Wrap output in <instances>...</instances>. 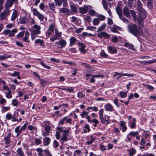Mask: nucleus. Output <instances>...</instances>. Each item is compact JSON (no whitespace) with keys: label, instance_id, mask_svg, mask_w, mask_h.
Instances as JSON below:
<instances>
[{"label":"nucleus","instance_id":"17","mask_svg":"<svg viewBox=\"0 0 156 156\" xmlns=\"http://www.w3.org/2000/svg\"><path fill=\"white\" fill-rule=\"evenodd\" d=\"M126 123L123 121L120 122V129L122 130L123 132H125L127 129V127L126 126Z\"/></svg>","mask_w":156,"mask_h":156},{"label":"nucleus","instance_id":"39","mask_svg":"<svg viewBox=\"0 0 156 156\" xmlns=\"http://www.w3.org/2000/svg\"><path fill=\"white\" fill-rule=\"evenodd\" d=\"M87 111L92 110L95 112H97L98 111V109L97 107L95 106H94V107H90L87 108Z\"/></svg>","mask_w":156,"mask_h":156},{"label":"nucleus","instance_id":"29","mask_svg":"<svg viewBox=\"0 0 156 156\" xmlns=\"http://www.w3.org/2000/svg\"><path fill=\"white\" fill-rule=\"evenodd\" d=\"M22 131L21 128H20V126H18L16 127L15 129V132L16 133V136H18L20 134L21 132Z\"/></svg>","mask_w":156,"mask_h":156},{"label":"nucleus","instance_id":"18","mask_svg":"<svg viewBox=\"0 0 156 156\" xmlns=\"http://www.w3.org/2000/svg\"><path fill=\"white\" fill-rule=\"evenodd\" d=\"M100 119L101 120V122L103 124H105V122H106L107 123H108V120L109 119V117L107 115H104V118L105 119H104L103 116H101L100 117Z\"/></svg>","mask_w":156,"mask_h":156},{"label":"nucleus","instance_id":"33","mask_svg":"<svg viewBox=\"0 0 156 156\" xmlns=\"http://www.w3.org/2000/svg\"><path fill=\"white\" fill-rule=\"evenodd\" d=\"M106 26V24L103 23L98 28V31H103L105 28Z\"/></svg>","mask_w":156,"mask_h":156},{"label":"nucleus","instance_id":"15","mask_svg":"<svg viewBox=\"0 0 156 156\" xmlns=\"http://www.w3.org/2000/svg\"><path fill=\"white\" fill-rule=\"evenodd\" d=\"M113 106L110 103H108L104 105V108L106 111L112 112L113 111Z\"/></svg>","mask_w":156,"mask_h":156},{"label":"nucleus","instance_id":"7","mask_svg":"<svg viewBox=\"0 0 156 156\" xmlns=\"http://www.w3.org/2000/svg\"><path fill=\"white\" fill-rule=\"evenodd\" d=\"M55 24L54 23L51 24L49 27L48 30L46 31L47 36L49 37L50 36L54 33V29L55 28Z\"/></svg>","mask_w":156,"mask_h":156},{"label":"nucleus","instance_id":"16","mask_svg":"<svg viewBox=\"0 0 156 156\" xmlns=\"http://www.w3.org/2000/svg\"><path fill=\"white\" fill-rule=\"evenodd\" d=\"M11 137V134L10 133H8L7 136L5 137L3 140L6 144H9L10 143Z\"/></svg>","mask_w":156,"mask_h":156},{"label":"nucleus","instance_id":"52","mask_svg":"<svg viewBox=\"0 0 156 156\" xmlns=\"http://www.w3.org/2000/svg\"><path fill=\"white\" fill-rule=\"evenodd\" d=\"M81 117L82 118H84L85 116H87L88 115V113L87 112L83 111L82 112V113L80 114Z\"/></svg>","mask_w":156,"mask_h":156},{"label":"nucleus","instance_id":"23","mask_svg":"<svg viewBox=\"0 0 156 156\" xmlns=\"http://www.w3.org/2000/svg\"><path fill=\"white\" fill-rule=\"evenodd\" d=\"M129 154L130 156H133L136 152V150L133 148H131L129 150Z\"/></svg>","mask_w":156,"mask_h":156},{"label":"nucleus","instance_id":"6","mask_svg":"<svg viewBox=\"0 0 156 156\" xmlns=\"http://www.w3.org/2000/svg\"><path fill=\"white\" fill-rule=\"evenodd\" d=\"M33 15L37 17L39 19L41 22L43 21L44 19V16L43 15L40 13L39 11L36 9H34L32 10Z\"/></svg>","mask_w":156,"mask_h":156},{"label":"nucleus","instance_id":"48","mask_svg":"<svg viewBox=\"0 0 156 156\" xmlns=\"http://www.w3.org/2000/svg\"><path fill=\"white\" fill-rule=\"evenodd\" d=\"M133 122H132L131 123V128L132 129L135 128L136 124V119L135 118H133Z\"/></svg>","mask_w":156,"mask_h":156},{"label":"nucleus","instance_id":"12","mask_svg":"<svg viewBox=\"0 0 156 156\" xmlns=\"http://www.w3.org/2000/svg\"><path fill=\"white\" fill-rule=\"evenodd\" d=\"M80 51L82 53H85L86 52L85 49L86 47L85 45L83 43L78 42L77 44Z\"/></svg>","mask_w":156,"mask_h":156},{"label":"nucleus","instance_id":"64","mask_svg":"<svg viewBox=\"0 0 156 156\" xmlns=\"http://www.w3.org/2000/svg\"><path fill=\"white\" fill-rule=\"evenodd\" d=\"M89 12L90 14L92 16H94L96 13L94 9H91L89 11Z\"/></svg>","mask_w":156,"mask_h":156},{"label":"nucleus","instance_id":"60","mask_svg":"<svg viewBox=\"0 0 156 156\" xmlns=\"http://www.w3.org/2000/svg\"><path fill=\"white\" fill-rule=\"evenodd\" d=\"M34 142L37 145H38L41 144V140L37 138L35 140Z\"/></svg>","mask_w":156,"mask_h":156},{"label":"nucleus","instance_id":"10","mask_svg":"<svg viewBox=\"0 0 156 156\" xmlns=\"http://www.w3.org/2000/svg\"><path fill=\"white\" fill-rule=\"evenodd\" d=\"M92 8V6L90 5H85L82 7H80L79 9V12L82 13H86L87 10L90 9Z\"/></svg>","mask_w":156,"mask_h":156},{"label":"nucleus","instance_id":"13","mask_svg":"<svg viewBox=\"0 0 156 156\" xmlns=\"http://www.w3.org/2000/svg\"><path fill=\"white\" fill-rule=\"evenodd\" d=\"M31 27L33 28L31 32L37 34H39L40 33L41 27L37 25H34L33 26H32Z\"/></svg>","mask_w":156,"mask_h":156},{"label":"nucleus","instance_id":"26","mask_svg":"<svg viewBox=\"0 0 156 156\" xmlns=\"http://www.w3.org/2000/svg\"><path fill=\"white\" fill-rule=\"evenodd\" d=\"M124 46L126 47L129 48L130 50H134V46L132 44H129V43H126L124 44Z\"/></svg>","mask_w":156,"mask_h":156},{"label":"nucleus","instance_id":"46","mask_svg":"<svg viewBox=\"0 0 156 156\" xmlns=\"http://www.w3.org/2000/svg\"><path fill=\"white\" fill-rule=\"evenodd\" d=\"M5 94L6 97L8 98H11L12 97L10 90H9L8 92L5 93Z\"/></svg>","mask_w":156,"mask_h":156},{"label":"nucleus","instance_id":"59","mask_svg":"<svg viewBox=\"0 0 156 156\" xmlns=\"http://www.w3.org/2000/svg\"><path fill=\"white\" fill-rule=\"evenodd\" d=\"M145 86L147 89L151 90H152L154 89V87L153 86L149 85L146 84Z\"/></svg>","mask_w":156,"mask_h":156},{"label":"nucleus","instance_id":"32","mask_svg":"<svg viewBox=\"0 0 156 156\" xmlns=\"http://www.w3.org/2000/svg\"><path fill=\"white\" fill-rule=\"evenodd\" d=\"M143 136L145 138L147 139V141H149L150 140L149 135L147 131H144V134Z\"/></svg>","mask_w":156,"mask_h":156},{"label":"nucleus","instance_id":"49","mask_svg":"<svg viewBox=\"0 0 156 156\" xmlns=\"http://www.w3.org/2000/svg\"><path fill=\"white\" fill-rule=\"evenodd\" d=\"M101 33L102 35V37H104L105 38H108L110 37L109 34L105 32H101Z\"/></svg>","mask_w":156,"mask_h":156},{"label":"nucleus","instance_id":"20","mask_svg":"<svg viewBox=\"0 0 156 156\" xmlns=\"http://www.w3.org/2000/svg\"><path fill=\"white\" fill-rule=\"evenodd\" d=\"M123 13L126 17L128 18L130 17L129 10L126 6H125L123 8Z\"/></svg>","mask_w":156,"mask_h":156},{"label":"nucleus","instance_id":"43","mask_svg":"<svg viewBox=\"0 0 156 156\" xmlns=\"http://www.w3.org/2000/svg\"><path fill=\"white\" fill-rule=\"evenodd\" d=\"M119 74L121 76H128L131 77H133L135 76L134 74H133L123 73L121 74L120 73H119Z\"/></svg>","mask_w":156,"mask_h":156},{"label":"nucleus","instance_id":"24","mask_svg":"<svg viewBox=\"0 0 156 156\" xmlns=\"http://www.w3.org/2000/svg\"><path fill=\"white\" fill-rule=\"evenodd\" d=\"M77 40L74 37H71L69 39V41H70V44L69 46H72L77 41Z\"/></svg>","mask_w":156,"mask_h":156},{"label":"nucleus","instance_id":"34","mask_svg":"<svg viewBox=\"0 0 156 156\" xmlns=\"http://www.w3.org/2000/svg\"><path fill=\"white\" fill-rule=\"evenodd\" d=\"M83 133H86L87 132H89L90 131V129L88 124H86L85 127L84 129H83Z\"/></svg>","mask_w":156,"mask_h":156},{"label":"nucleus","instance_id":"40","mask_svg":"<svg viewBox=\"0 0 156 156\" xmlns=\"http://www.w3.org/2000/svg\"><path fill=\"white\" fill-rule=\"evenodd\" d=\"M127 91L126 92H123L122 91H120L119 92V94L121 97L122 98H126L127 95Z\"/></svg>","mask_w":156,"mask_h":156},{"label":"nucleus","instance_id":"50","mask_svg":"<svg viewBox=\"0 0 156 156\" xmlns=\"http://www.w3.org/2000/svg\"><path fill=\"white\" fill-rule=\"evenodd\" d=\"M55 3L59 6H61L63 0H54Z\"/></svg>","mask_w":156,"mask_h":156},{"label":"nucleus","instance_id":"44","mask_svg":"<svg viewBox=\"0 0 156 156\" xmlns=\"http://www.w3.org/2000/svg\"><path fill=\"white\" fill-rule=\"evenodd\" d=\"M48 6L50 9L53 11L55 9V7L54 3H49Z\"/></svg>","mask_w":156,"mask_h":156},{"label":"nucleus","instance_id":"19","mask_svg":"<svg viewBox=\"0 0 156 156\" xmlns=\"http://www.w3.org/2000/svg\"><path fill=\"white\" fill-rule=\"evenodd\" d=\"M13 2H17V0H8L5 5V7L6 8V9H9V8L12 5Z\"/></svg>","mask_w":156,"mask_h":156},{"label":"nucleus","instance_id":"22","mask_svg":"<svg viewBox=\"0 0 156 156\" xmlns=\"http://www.w3.org/2000/svg\"><path fill=\"white\" fill-rule=\"evenodd\" d=\"M111 31L114 33H117L118 30H120L121 28L120 27L114 25L111 28Z\"/></svg>","mask_w":156,"mask_h":156},{"label":"nucleus","instance_id":"21","mask_svg":"<svg viewBox=\"0 0 156 156\" xmlns=\"http://www.w3.org/2000/svg\"><path fill=\"white\" fill-rule=\"evenodd\" d=\"M60 13L67 15H69L70 13V10L65 8L61 9L60 10Z\"/></svg>","mask_w":156,"mask_h":156},{"label":"nucleus","instance_id":"56","mask_svg":"<svg viewBox=\"0 0 156 156\" xmlns=\"http://www.w3.org/2000/svg\"><path fill=\"white\" fill-rule=\"evenodd\" d=\"M100 56L104 58H106L108 56V54H106V53L104 51H102L100 53Z\"/></svg>","mask_w":156,"mask_h":156},{"label":"nucleus","instance_id":"45","mask_svg":"<svg viewBox=\"0 0 156 156\" xmlns=\"http://www.w3.org/2000/svg\"><path fill=\"white\" fill-rule=\"evenodd\" d=\"M70 8L71 10L73 12H76L77 11V9L76 7L73 5H70Z\"/></svg>","mask_w":156,"mask_h":156},{"label":"nucleus","instance_id":"63","mask_svg":"<svg viewBox=\"0 0 156 156\" xmlns=\"http://www.w3.org/2000/svg\"><path fill=\"white\" fill-rule=\"evenodd\" d=\"M118 41L117 37L115 36H113L112 37V41L113 42L116 43Z\"/></svg>","mask_w":156,"mask_h":156},{"label":"nucleus","instance_id":"8","mask_svg":"<svg viewBox=\"0 0 156 156\" xmlns=\"http://www.w3.org/2000/svg\"><path fill=\"white\" fill-rule=\"evenodd\" d=\"M17 31V30L16 29H13L12 30H5L3 32L4 34L6 35H9L10 37H13L14 36L15 33Z\"/></svg>","mask_w":156,"mask_h":156},{"label":"nucleus","instance_id":"62","mask_svg":"<svg viewBox=\"0 0 156 156\" xmlns=\"http://www.w3.org/2000/svg\"><path fill=\"white\" fill-rule=\"evenodd\" d=\"M61 136V132H60L56 131V136L57 139H60Z\"/></svg>","mask_w":156,"mask_h":156},{"label":"nucleus","instance_id":"30","mask_svg":"<svg viewBox=\"0 0 156 156\" xmlns=\"http://www.w3.org/2000/svg\"><path fill=\"white\" fill-rule=\"evenodd\" d=\"M17 16V11L16 10H14L12 15L11 18V20L12 21H13L16 18Z\"/></svg>","mask_w":156,"mask_h":156},{"label":"nucleus","instance_id":"1","mask_svg":"<svg viewBox=\"0 0 156 156\" xmlns=\"http://www.w3.org/2000/svg\"><path fill=\"white\" fill-rule=\"evenodd\" d=\"M128 30L130 33L136 37L143 35L142 29L135 24L131 23L128 25Z\"/></svg>","mask_w":156,"mask_h":156},{"label":"nucleus","instance_id":"36","mask_svg":"<svg viewBox=\"0 0 156 156\" xmlns=\"http://www.w3.org/2000/svg\"><path fill=\"white\" fill-rule=\"evenodd\" d=\"M28 21V19L26 17H23L20 20V23L21 24H24Z\"/></svg>","mask_w":156,"mask_h":156},{"label":"nucleus","instance_id":"27","mask_svg":"<svg viewBox=\"0 0 156 156\" xmlns=\"http://www.w3.org/2000/svg\"><path fill=\"white\" fill-rule=\"evenodd\" d=\"M51 140L50 138L48 137L44 138L43 140V143L44 146H47L48 145L50 142Z\"/></svg>","mask_w":156,"mask_h":156},{"label":"nucleus","instance_id":"57","mask_svg":"<svg viewBox=\"0 0 156 156\" xmlns=\"http://www.w3.org/2000/svg\"><path fill=\"white\" fill-rule=\"evenodd\" d=\"M120 18L124 23H128L129 21L126 18L123 17L122 16H120Z\"/></svg>","mask_w":156,"mask_h":156},{"label":"nucleus","instance_id":"51","mask_svg":"<svg viewBox=\"0 0 156 156\" xmlns=\"http://www.w3.org/2000/svg\"><path fill=\"white\" fill-rule=\"evenodd\" d=\"M62 90H64L68 91L69 93L73 92L74 91V89L73 88L71 87L70 88H64Z\"/></svg>","mask_w":156,"mask_h":156},{"label":"nucleus","instance_id":"58","mask_svg":"<svg viewBox=\"0 0 156 156\" xmlns=\"http://www.w3.org/2000/svg\"><path fill=\"white\" fill-rule=\"evenodd\" d=\"M130 13L131 14V15L133 18L135 20H136V15L134 11L132 10L130 11Z\"/></svg>","mask_w":156,"mask_h":156},{"label":"nucleus","instance_id":"11","mask_svg":"<svg viewBox=\"0 0 156 156\" xmlns=\"http://www.w3.org/2000/svg\"><path fill=\"white\" fill-rule=\"evenodd\" d=\"M57 46L60 48H64L66 45L67 43L66 41L64 39H61L58 42L55 43Z\"/></svg>","mask_w":156,"mask_h":156},{"label":"nucleus","instance_id":"35","mask_svg":"<svg viewBox=\"0 0 156 156\" xmlns=\"http://www.w3.org/2000/svg\"><path fill=\"white\" fill-rule=\"evenodd\" d=\"M10 57V55H0V61L4 60L6 59L7 58H9Z\"/></svg>","mask_w":156,"mask_h":156},{"label":"nucleus","instance_id":"3","mask_svg":"<svg viewBox=\"0 0 156 156\" xmlns=\"http://www.w3.org/2000/svg\"><path fill=\"white\" fill-rule=\"evenodd\" d=\"M69 130H63L62 131L61 136L60 139L62 144L64 143V141L66 142L68 140V136H69Z\"/></svg>","mask_w":156,"mask_h":156},{"label":"nucleus","instance_id":"14","mask_svg":"<svg viewBox=\"0 0 156 156\" xmlns=\"http://www.w3.org/2000/svg\"><path fill=\"white\" fill-rule=\"evenodd\" d=\"M107 50L108 52L112 54H116L117 52L116 49L111 46H108Z\"/></svg>","mask_w":156,"mask_h":156},{"label":"nucleus","instance_id":"4","mask_svg":"<svg viewBox=\"0 0 156 156\" xmlns=\"http://www.w3.org/2000/svg\"><path fill=\"white\" fill-rule=\"evenodd\" d=\"M10 10L6 9L3 11L0 14V20L3 21L7 19L8 16L10 15Z\"/></svg>","mask_w":156,"mask_h":156},{"label":"nucleus","instance_id":"55","mask_svg":"<svg viewBox=\"0 0 156 156\" xmlns=\"http://www.w3.org/2000/svg\"><path fill=\"white\" fill-rule=\"evenodd\" d=\"M12 116V115L11 113H8L6 115V119L8 120H10L11 119Z\"/></svg>","mask_w":156,"mask_h":156},{"label":"nucleus","instance_id":"2","mask_svg":"<svg viewBox=\"0 0 156 156\" xmlns=\"http://www.w3.org/2000/svg\"><path fill=\"white\" fill-rule=\"evenodd\" d=\"M146 13L144 9H141L140 11L138 16V19L137 20L139 24L142 27H144L143 21L146 17Z\"/></svg>","mask_w":156,"mask_h":156},{"label":"nucleus","instance_id":"28","mask_svg":"<svg viewBox=\"0 0 156 156\" xmlns=\"http://www.w3.org/2000/svg\"><path fill=\"white\" fill-rule=\"evenodd\" d=\"M18 156H24V154L21 148H19L16 151Z\"/></svg>","mask_w":156,"mask_h":156},{"label":"nucleus","instance_id":"53","mask_svg":"<svg viewBox=\"0 0 156 156\" xmlns=\"http://www.w3.org/2000/svg\"><path fill=\"white\" fill-rule=\"evenodd\" d=\"M29 35V32L27 31L26 32L25 36L23 39V41L25 42H27V38L28 37Z\"/></svg>","mask_w":156,"mask_h":156},{"label":"nucleus","instance_id":"41","mask_svg":"<svg viewBox=\"0 0 156 156\" xmlns=\"http://www.w3.org/2000/svg\"><path fill=\"white\" fill-rule=\"evenodd\" d=\"M36 151L37 152V154L39 156H41L43 153V150L41 148H38L36 149Z\"/></svg>","mask_w":156,"mask_h":156},{"label":"nucleus","instance_id":"25","mask_svg":"<svg viewBox=\"0 0 156 156\" xmlns=\"http://www.w3.org/2000/svg\"><path fill=\"white\" fill-rule=\"evenodd\" d=\"M139 133V132L138 131H132L130 132L128 134V136H130L135 137V136L138 135Z\"/></svg>","mask_w":156,"mask_h":156},{"label":"nucleus","instance_id":"42","mask_svg":"<svg viewBox=\"0 0 156 156\" xmlns=\"http://www.w3.org/2000/svg\"><path fill=\"white\" fill-rule=\"evenodd\" d=\"M77 97L80 98H82L85 96V95L82 92H79L77 94Z\"/></svg>","mask_w":156,"mask_h":156},{"label":"nucleus","instance_id":"61","mask_svg":"<svg viewBox=\"0 0 156 156\" xmlns=\"http://www.w3.org/2000/svg\"><path fill=\"white\" fill-rule=\"evenodd\" d=\"M138 8L140 10L142 8V4L138 0L137 1Z\"/></svg>","mask_w":156,"mask_h":156},{"label":"nucleus","instance_id":"9","mask_svg":"<svg viewBox=\"0 0 156 156\" xmlns=\"http://www.w3.org/2000/svg\"><path fill=\"white\" fill-rule=\"evenodd\" d=\"M73 119L72 118H68L67 116H65L59 121L58 124L62 125H63L65 122L66 121V123H69L70 124H72Z\"/></svg>","mask_w":156,"mask_h":156},{"label":"nucleus","instance_id":"37","mask_svg":"<svg viewBox=\"0 0 156 156\" xmlns=\"http://www.w3.org/2000/svg\"><path fill=\"white\" fill-rule=\"evenodd\" d=\"M116 12L119 15V17L122 16V12L121 9L119 7H117L116 8Z\"/></svg>","mask_w":156,"mask_h":156},{"label":"nucleus","instance_id":"54","mask_svg":"<svg viewBox=\"0 0 156 156\" xmlns=\"http://www.w3.org/2000/svg\"><path fill=\"white\" fill-rule=\"evenodd\" d=\"M156 62V59L154 60H150L149 61H147V62H144V64H149L151 63H154Z\"/></svg>","mask_w":156,"mask_h":156},{"label":"nucleus","instance_id":"47","mask_svg":"<svg viewBox=\"0 0 156 156\" xmlns=\"http://www.w3.org/2000/svg\"><path fill=\"white\" fill-rule=\"evenodd\" d=\"M105 17L102 15H98V19H99V20H100L101 21H103L105 19Z\"/></svg>","mask_w":156,"mask_h":156},{"label":"nucleus","instance_id":"31","mask_svg":"<svg viewBox=\"0 0 156 156\" xmlns=\"http://www.w3.org/2000/svg\"><path fill=\"white\" fill-rule=\"evenodd\" d=\"M100 23V21L98 18H94L93 20V24L94 26H97Z\"/></svg>","mask_w":156,"mask_h":156},{"label":"nucleus","instance_id":"38","mask_svg":"<svg viewBox=\"0 0 156 156\" xmlns=\"http://www.w3.org/2000/svg\"><path fill=\"white\" fill-rule=\"evenodd\" d=\"M10 108L9 106L2 107L1 111L2 113H4L5 112L9 110Z\"/></svg>","mask_w":156,"mask_h":156},{"label":"nucleus","instance_id":"5","mask_svg":"<svg viewBox=\"0 0 156 156\" xmlns=\"http://www.w3.org/2000/svg\"><path fill=\"white\" fill-rule=\"evenodd\" d=\"M55 34L54 36L50 39V41H54L57 40L61 38L62 33L61 32H59L57 28L55 29Z\"/></svg>","mask_w":156,"mask_h":156}]
</instances>
